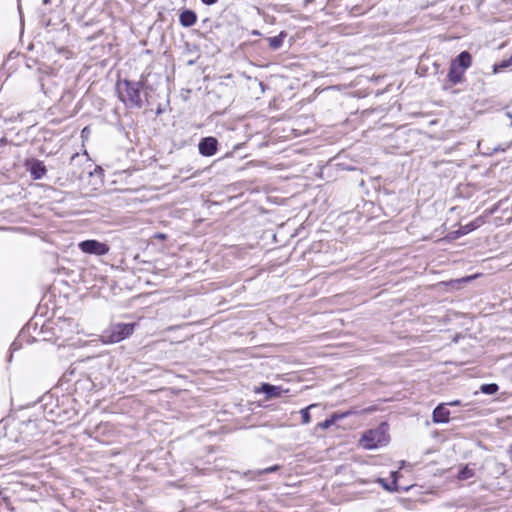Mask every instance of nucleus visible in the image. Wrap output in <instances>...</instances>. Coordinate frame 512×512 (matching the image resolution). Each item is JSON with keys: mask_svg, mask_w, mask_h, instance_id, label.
Listing matches in <instances>:
<instances>
[{"mask_svg": "<svg viewBox=\"0 0 512 512\" xmlns=\"http://www.w3.org/2000/svg\"><path fill=\"white\" fill-rule=\"evenodd\" d=\"M144 81L120 80L117 82V92L120 101L128 109H140L143 107L141 90L144 88Z\"/></svg>", "mask_w": 512, "mask_h": 512, "instance_id": "1", "label": "nucleus"}, {"mask_svg": "<svg viewBox=\"0 0 512 512\" xmlns=\"http://www.w3.org/2000/svg\"><path fill=\"white\" fill-rule=\"evenodd\" d=\"M472 64V56L468 51H462L455 59L451 61L447 79L452 85H457L464 81V73Z\"/></svg>", "mask_w": 512, "mask_h": 512, "instance_id": "2", "label": "nucleus"}, {"mask_svg": "<svg viewBox=\"0 0 512 512\" xmlns=\"http://www.w3.org/2000/svg\"><path fill=\"white\" fill-rule=\"evenodd\" d=\"M134 331V324L118 323L111 327V333L108 336L109 342L116 343L130 336Z\"/></svg>", "mask_w": 512, "mask_h": 512, "instance_id": "3", "label": "nucleus"}, {"mask_svg": "<svg viewBox=\"0 0 512 512\" xmlns=\"http://www.w3.org/2000/svg\"><path fill=\"white\" fill-rule=\"evenodd\" d=\"M78 246L86 254L102 256L109 252V246L97 240H85L80 242Z\"/></svg>", "mask_w": 512, "mask_h": 512, "instance_id": "4", "label": "nucleus"}, {"mask_svg": "<svg viewBox=\"0 0 512 512\" xmlns=\"http://www.w3.org/2000/svg\"><path fill=\"white\" fill-rule=\"evenodd\" d=\"M199 153L203 156L210 157L216 154L218 149V141L215 137L202 138L198 144Z\"/></svg>", "mask_w": 512, "mask_h": 512, "instance_id": "5", "label": "nucleus"}, {"mask_svg": "<svg viewBox=\"0 0 512 512\" xmlns=\"http://www.w3.org/2000/svg\"><path fill=\"white\" fill-rule=\"evenodd\" d=\"M380 437L381 433L378 430H370L363 435L361 443L365 449H375L381 444Z\"/></svg>", "mask_w": 512, "mask_h": 512, "instance_id": "6", "label": "nucleus"}, {"mask_svg": "<svg viewBox=\"0 0 512 512\" xmlns=\"http://www.w3.org/2000/svg\"><path fill=\"white\" fill-rule=\"evenodd\" d=\"M28 171L30 172L32 178L34 180H39L43 178V176L46 174V167L42 161L39 160H31L27 162Z\"/></svg>", "mask_w": 512, "mask_h": 512, "instance_id": "7", "label": "nucleus"}, {"mask_svg": "<svg viewBox=\"0 0 512 512\" xmlns=\"http://www.w3.org/2000/svg\"><path fill=\"white\" fill-rule=\"evenodd\" d=\"M450 411L445 403H441L433 410L432 420L434 423H447L449 421Z\"/></svg>", "mask_w": 512, "mask_h": 512, "instance_id": "8", "label": "nucleus"}, {"mask_svg": "<svg viewBox=\"0 0 512 512\" xmlns=\"http://www.w3.org/2000/svg\"><path fill=\"white\" fill-rule=\"evenodd\" d=\"M482 224H483L482 217H478V218L474 219L473 221H471L470 223L461 226L457 231L453 232L452 233L453 238L456 239L461 236H464V235L474 231L475 229L479 228Z\"/></svg>", "mask_w": 512, "mask_h": 512, "instance_id": "9", "label": "nucleus"}, {"mask_svg": "<svg viewBox=\"0 0 512 512\" xmlns=\"http://www.w3.org/2000/svg\"><path fill=\"white\" fill-rule=\"evenodd\" d=\"M277 470H279V466L274 465V466L264 468V469L249 470V471L245 472L243 475H244V477L248 478L249 480H258V479H260V477L262 475L276 472Z\"/></svg>", "mask_w": 512, "mask_h": 512, "instance_id": "10", "label": "nucleus"}, {"mask_svg": "<svg viewBox=\"0 0 512 512\" xmlns=\"http://www.w3.org/2000/svg\"><path fill=\"white\" fill-rule=\"evenodd\" d=\"M197 21V15L192 10H184L179 15V22L184 27H191Z\"/></svg>", "mask_w": 512, "mask_h": 512, "instance_id": "11", "label": "nucleus"}, {"mask_svg": "<svg viewBox=\"0 0 512 512\" xmlns=\"http://www.w3.org/2000/svg\"><path fill=\"white\" fill-rule=\"evenodd\" d=\"M259 391L264 393L268 399L280 397L282 394V388L280 386L271 385L269 383H263Z\"/></svg>", "mask_w": 512, "mask_h": 512, "instance_id": "12", "label": "nucleus"}, {"mask_svg": "<svg viewBox=\"0 0 512 512\" xmlns=\"http://www.w3.org/2000/svg\"><path fill=\"white\" fill-rule=\"evenodd\" d=\"M355 411H347L342 414H336L334 413L330 418L326 419L323 422L318 423V427L321 429H328L331 427L338 419H342L348 415L354 414Z\"/></svg>", "mask_w": 512, "mask_h": 512, "instance_id": "13", "label": "nucleus"}, {"mask_svg": "<svg viewBox=\"0 0 512 512\" xmlns=\"http://www.w3.org/2000/svg\"><path fill=\"white\" fill-rule=\"evenodd\" d=\"M285 33L281 32L279 35L268 38L269 46L273 50L279 49L284 41Z\"/></svg>", "mask_w": 512, "mask_h": 512, "instance_id": "14", "label": "nucleus"}, {"mask_svg": "<svg viewBox=\"0 0 512 512\" xmlns=\"http://www.w3.org/2000/svg\"><path fill=\"white\" fill-rule=\"evenodd\" d=\"M474 476V470L470 468L468 465L461 468L458 472L457 478L459 480H467Z\"/></svg>", "mask_w": 512, "mask_h": 512, "instance_id": "15", "label": "nucleus"}, {"mask_svg": "<svg viewBox=\"0 0 512 512\" xmlns=\"http://www.w3.org/2000/svg\"><path fill=\"white\" fill-rule=\"evenodd\" d=\"M480 390L484 394L492 395V394H495L499 390V387L495 383H489V384L481 385Z\"/></svg>", "mask_w": 512, "mask_h": 512, "instance_id": "16", "label": "nucleus"}, {"mask_svg": "<svg viewBox=\"0 0 512 512\" xmlns=\"http://www.w3.org/2000/svg\"><path fill=\"white\" fill-rule=\"evenodd\" d=\"M313 407H316V404H311L308 407L302 409L300 411L301 418H302V424H308L311 421V415L309 413V410Z\"/></svg>", "mask_w": 512, "mask_h": 512, "instance_id": "17", "label": "nucleus"}, {"mask_svg": "<svg viewBox=\"0 0 512 512\" xmlns=\"http://www.w3.org/2000/svg\"><path fill=\"white\" fill-rule=\"evenodd\" d=\"M511 65H512V57H510L507 60H503L500 63L494 64L493 65V72L494 73H498L499 71H501V70H503L505 68H508Z\"/></svg>", "mask_w": 512, "mask_h": 512, "instance_id": "18", "label": "nucleus"}, {"mask_svg": "<svg viewBox=\"0 0 512 512\" xmlns=\"http://www.w3.org/2000/svg\"><path fill=\"white\" fill-rule=\"evenodd\" d=\"M376 482L380 483L381 486L387 491L392 492L396 490V480H393L391 484H388L384 479L377 478Z\"/></svg>", "mask_w": 512, "mask_h": 512, "instance_id": "19", "label": "nucleus"}, {"mask_svg": "<svg viewBox=\"0 0 512 512\" xmlns=\"http://www.w3.org/2000/svg\"><path fill=\"white\" fill-rule=\"evenodd\" d=\"M57 326L59 327L60 330H63L66 326H69V327H72L73 326V322L70 321V320H60L57 324Z\"/></svg>", "mask_w": 512, "mask_h": 512, "instance_id": "20", "label": "nucleus"}, {"mask_svg": "<svg viewBox=\"0 0 512 512\" xmlns=\"http://www.w3.org/2000/svg\"><path fill=\"white\" fill-rule=\"evenodd\" d=\"M205 5H213L215 4L218 0H201Z\"/></svg>", "mask_w": 512, "mask_h": 512, "instance_id": "21", "label": "nucleus"}, {"mask_svg": "<svg viewBox=\"0 0 512 512\" xmlns=\"http://www.w3.org/2000/svg\"><path fill=\"white\" fill-rule=\"evenodd\" d=\"M446 405H450V406H458L461 404V402L459 400H454V401H451L449 403H445Z\"/></svg>", "mask_w": 512, "mask_h": 512, "instance_id": "22", "label": "nucleus"}, {"mask_svg": "<svg viewBox=\"0 0 512 512\" xmlns=\"http://www.w3.org/2000/svg\"><path fill=\"white\" fill-rule=\"evenodd\" d=\"M156 239L164 240L166 239V235L163 233H158L154 236Z\"/></svg>", "mask_w": 512, "mask_h": 512, "instance_id": "23", "label": "nucleus"}, {"mask_svg": "<svg viewBox=\"0 0 512 512\" xmlns=\"http://www.w3.org/2000/svg\"><path fill=\"white\" fill-rule=\"evenodd\" d=\"M11 349L13 351L17 350L18 349V346H17V343L16 342H13L12 345H11Z\"/></svg>", "mask_w": 512, "mask_h": 512, "instance_id": "24", "label": "nucleus"}, {"mask_svg": "<svg viewBox=\"0 0 512 512\" xmlns=\"http://www.w3.org/2000/svg\"><path fill=\"white\" fill-rule=\"evenodd\" d=\"M506 116L511 119L510 126L512 127V114L510 112H506Z\"/></svg>", "mask_w": 512, "mask_h": 512, "instance_id": "25", "label": "nucleus"}, {"mask_svg": "<svg viewBox=\"0 0 512 512\" xmlns=\"http://www.w3.org/2000/svg\"><path fill=\"white\" fill-rule=\"evenodd\" d=\"M357 481H358L359 483H361V484H365V483H368V481H366V480H363V479H358Z\"/></svg>", "mask_w": 512, "mask_h": 512, "instance_id": "26", "label": "nucleus"}, {"mask_svg": "<svg viewBox=\"0 0 512 512\" xmlns=\"http://www.w3.org/2000/svg\"><path fill=\"white\" fill-rule=\"evenodd\" d=\"M50 0H43V4H48Z\"/></svg>", "mask_w": 512, "mask_h": 512, "instance_id": "27", "label": "nucleus"}, {"mask_svg": "<svg viewBox=\"0 0 512 512\" xmlns=\"http://www.w3.org/2000/svg\"><path fill=\"white\" fill-rule=\"evenodd\" d=\"M41 87H42V89H44V83H41ZM43 91L45 94L47 93L45 90H43Z\"/></svg>", "mask_w": 512, "mask_h": 512, "instance_id": "28", "label": "nucleus"}, {"mask_svg": "<svg viewBox=\"0 0 512 512\" xmlns=\"http://www.w3.org/2000/svg\"><path fill=\"white\" fill-rule=\"evenodd\" d=\"M77 156H78V153H75V154L71 157V159H74V158H75V157H77Z\"/></svg>", "mask_w": 512, "mask_h": 512, "instance_id": "29", "label": "nucleus"}]
</instances>
